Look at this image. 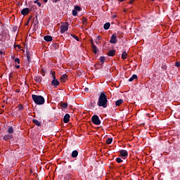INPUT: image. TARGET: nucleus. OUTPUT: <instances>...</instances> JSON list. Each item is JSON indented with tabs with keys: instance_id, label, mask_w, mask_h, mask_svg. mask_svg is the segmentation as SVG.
I'll return each instance as SVG.
<instances>
[{
	"instance_id": "42",
	"label": "nucleus",
	"mask_w": 180,
	"mask_h": 180,
	"mask_svg": "<svg viewBox=\"0 0 180 180\" xmlns=\"http://www.w3.org/2000/svg\"><path fill=\"white\" fill-rule=\"evenodd\" d=\"M96 44H99V41H96Z\"/></svg>"
},
{
	"instance_id": "11",
	"label": "nucleus",
	"mask_w": 180,
	"mask_h": 180,
	"mask_svg": "<svg viewBox=\"0 0 180 180\" xmlns=\"http://www.w3.org/2000/svg\"><path fill=\"white\" fill-rule=\"evenodd\" d=\"M122 103H123V99H120L115 102V105L120 106V105H122Z\"/></svg>"
},
{
	"instance_id": "16",
	"label": "nucleus",
	"mask_w": 180,
	"mask_h": 180,
	"mask_svg": "<svg viewBox=\"0 0 180 180\" xmlns=\"http://www.w3.org/2000/svg\"><path fill=\"white\" fill-rule=\"evenodd\" d=\"M92 49L93 51L95 54H96V53H98V48L96 47V46H95V44H93Z\"/></svg>"
},
{
	"instance_id": "17",
	"label": "nucleus",
	"mask_w": 180,
	"mask_h": 180,
	"mask_svg": "<svg viewBox=\"0 0 180 180\" xmlns=\"http://www.w3.org/2000/svg\"><path fill=\"white\" fill-rule=\"evenodd\" d=\"M34 81H36V82H41V77L40 76H37L34 77Z\"/></svg>"
},
{
	"instance_id": "20",
	"label": "nucleus",
	"mask_w": 180,
	"mask_h": 180,
	"mask_svg": "<svg viewBox=\"0 0 180 180\" xmlns=\"http://www.w3.org/2000/svg\"><path fill=\"white\" fill-rule=\"evenodd\" d=\"M8 134H13V128L12 127H10L8 129Z\"/></svg>"
},
{
	"instance_id": "24",
	"label": "nucleus",
	"mask_w": 180,
	"mask_h": 180,
	"mask_svg": "<svg viewBox=\"0 0 180 180\" xmlns=\"http://www.w3.org/2000/svg\"><path fill=\"white\" fill-rule=\"evenodd\" d=\"M11 139H12V136L11 135H6L4 136V140H10Z\"/></svg>"
},
{
	"instance_id": "4",
	"label": "nucleus",
	"mask_w": 180,
	"mask_h": 180,
	"mask_svg": "<svg viewBox=\"0 0 180 180\" xmlns=\"http://www.w3.org/2000/svg\"><path fill=\"white\" fill-rule=\"evenodd\" d=\"M91 121L94 124H97V125L101 124V120H99V117H98V115H94L91 117Z\"/></svg>"
},
{
	"instance_id": "39",
	"label": "nucleus",
	"mask_w": 180,
	"mask_h": 180,
	"mask_svg": "<svg viewBox=\"0 0 180 180\" xmlns=\"http://www.w3.org/2000/svg\"><path fill=\"white\" fill-rule=\"evenodd\" d=\"M84 91H89V89H88V88L86 87V88L84 89Z\"/></svg>"
},
{
	"instance_id": "31",
	"label": "nucleus",
	"mask_w": 180,
	"mask_h": 180,
	"mask_svg": "<svg viewBox=\"0 0 180 180\" xmlns=\"http://www.w3.org/2000/svg\"><path fill=\"white\" fill-rule=\"evenodd\" d=\"M27 61L30 63V56L29 55V53L27 54Z\"/></svg>"
},
{
	"instance_id": "3",
	"label": "nucleus",
	"mask_w": 180,
	"mask_h": 180,
	"mask_svg": "<svg viewBox=\"0 0 180 180\" xmlns=\"http://www.w3.org/2000/svg\"><path fill=\"white\" fill-rule=\"evenodd\" d=\"M65 32H68V23L67 22H64L60 25V33L63 34Z\"/></svg>"
},
{
	"instance_id": "14",
	"label": "nucleus",
	"mask_w": 180,
	"mask_h": 180,
	"mask_svg": "<svg viewBox=\"0 0 180 180\" xmlns=\"http://www.w3.org/2000/svg\"><path fill=\"white\" fill-rule=\"evenodd\" d=\"M72 158H75L78 157V151L74 150L72 153Z\"/></svg>"
},
{
	"instance_id": "30",
	"label": "nucleus",
	"mask_w": 180,
	"mask_h": 180,
	"mask_svg": "<svg viewBox=\"0 0 180 180\" xmlns=\"http://www.w3.org/2000/svg\"><path fill=\"white\" fill-rule=\"evenodd\" d=\"M15 63H18V64H20V60L17 58L15 59Z\"/></svg>"
},
{
	"instance_id": "25",
	"label": "nucleus",
	"mask_w": 180,
	"mask_h": 180,
	"mask_svg": "<svg viewBox=\"0 0 180 180\" xmlns=\"http://www.w3.org/2000/svg\"><path fill=\"white\" fill-rule=\"evenodd\" d=\"M75 11H76L77 12L81 11V7H79V6H76L75 7Z\"/></svg>"
},
{
	"instance_id": "19",
	"label": "nucleus",
	"mask_w": 180,
	"mask_h": 180,
	"mask_svg": "<svg viewBox=\"0 0 180 180\" xmlns=\"http://www.w3.org/2000/svg\"><path fill=\"white\" fill-rule=\"evenodd\" d=\"M137 79V75H134L131 78L129 79V82H131L133 80Z\"/></svg>"
},
{
	"instance_id": "18",
	"label": "nucleus",
	"mask_w": 180,
	"mask_h": 180,
	"mask_svg": "<svg viewBox=\"0 0 180 180\" xmlns=\"http://www.w3.org/2000/svg\"><path fill=\"white\" fill-rule=\"evenodd\" d=\"M122 58H123V60H126V58H127V53L126 51H124L122 53Z\"/></svg>"
},
{
	"instance_id": "44",
	"label": "nucleus",
	"mask_w": 180,
	"mask_h": 180,
	"mask_svg": "<svg viewBox=\"0 0 180 180\" xmlns=\"http://www.w3.org/2000/svg\"><path fill=\"white\" fill-rule=\"evenodd\" d=\"M49 0H44V2L46 3Z\"/></svg>"
},
{
	"instance_id": "37",
	"label": "nucleus",
	"mask_w": 180,
	"mask_h": 180,
	"mask_svg": "<svg viewBox=\"0 0 180 180\" xmlns=\"http://www.w3.org/2000/svg\"><path fill=\"white\" fill-rule=\"evenodd\" d=\"M53 1V2L54 3V4H56V2H58V1H60V0H52Z\"/></svg>"
},
{
	"instance_id": "1",
	"label": "nucleus",
	"mask_w": 180,
	"mask_h": 180,
	"mask_svg": "<svg viewBox=\"0 0 180 180\" xmlns=\"http://www.w3.org/2000/svg\"><path fill=\"white\" fill-rule=\"evenodd\" d=\"M98 106H101L102 108H108V97L106 96V93L101 92L98 101L97 103Z\"/></svg>"
},
{
	"instance_id": "5",
	"label": "nucleus",
	"mask_w": 180,
	"mask_h": 180,
	"mask_svg": "<svg viewBox=\"0 0 180 180\" xmlns=\"http://www.w3.org/2000/svg\"><path fill=\"white\" fill-rule=\"evenodd\" d=\"M30 13V9L29 8H23L21 11V15H23V16H25V15H29Z\"/></svg>"
},
{
	"instance_id": "28",
	"label": "nucleus",
	"mask_w": 180,
	"mask_h": 180,
	"mask_svg": "<svg viewBox=\"0 0 180 180\" xmlns=\"http://www.w3.org/2000/svg\"><path fill=\"white\" fill-rule=\"evenodd\" d=\"M53 79H56V72H51Z\"/></svg>"
},
{
	"instance_id": "10",
	"label": "nucleus",
	"mask_w": 180,
	"mask_h": 180,
	"mask_svg": "<svg viewBox=\"0 0 180 180\" xmlns=\"http://www.w3.org/2000/svg\"><path fill=\"white\" fill-rule=\"evenodd\" d=\"M63 122L64 123H68V122H70V115L68 114H66L64 116Z\"/></svg>"
},
{
	"instance_id": "34",
	"label": "nucleus",
	"mask_w": 180,
	"mask_h": 180,
	"mask_svg": "<svg viewBox=\"0 0 180 180\" xmlns=\"http://www.w3.org/2000/svg\"><path fill=\"white\" fill-rule=\"evenodd\" d=\"M175 65H176V67H179V66H180V63L176 62V63H175Z\"/></svg>"
},
{
	"instance_id": "21",
	"label": "nucleus",
	"mask_w": 180,
	"mask_h": 180,
	"mask_svg": "<svg viewBox=\"0 0 180 180\" xmlns=\"http://www.w3.org/2000/svg\"><path fill=\"white\" fill-rule=\"evenodd\" d=\"M113 141V139L108 138L106 141L107 144H112V142Z\"/></svg>"
},
{
	"instance_id": "29",
	"label": "nucleus",
	"mask_w": 180,
	"mask_h": 180,
	"mask_svg": "<svg viewBox=\"0 0 180 180\" xmlns=\"http://www.w3.org/2000/svg\"><path fill=\"white\" fill-rule=\"evenodd\" d=\"M100 61L101 63H105V57H103V56L100 57Z\"/></svg>"
},
{
	"instance_id": "35",
	"label": "nucleus",
	"mask_w": 180,
	"mask_h": 180,
	"mask_svg": "<svg viewBox=\"0 0 180 180\" xmlns=\"http://www.w3.org/2000/svg\"><path fill=\"white\" fill-rule=\"evenodd\" d=\"M91 47H94V41H92V39L91 40Z\"/></svg>"
},
{
	"instance_id": "41",
	"label": "nucleus",
	"mask_w": 180,
	"mask_h": 180,
	"mask_svg": "<svg viewBox=\"0 0 180 180\" xmlns=\"http://www.w3.org/2000/svg\"><path fill=\"white\" fill-rule=\"evenodd\" d=\"M0 54H4V51H0Z\"/></svg>"
},
{
	"instance_id": "12",
	"label": "nucleus",
	"mask_w": 180,
	"mask_h": 180,
	"mask_svg": "<svg viewBox=\"0 0 180 180\" xmlns=\"http://www.w3.org/2000/svg\"><path fill=\"white\" fill-rule=\"evenodd\" d=\"M115 53H116V51L115 50H110L108 52V56L110 57H113V56H115Z\"/></svg>"
},
{
	"instance_id": "32",
	"label": "nucleus",
	"mask_w": 180,
	"mask_h": 180,
	"mask_svg": "<svg viewBox=\"0 0 180 180\" xmlns=\"http://www.w3.org/2000/svg\"><path fill=\"white\" fill-rule=\"evenodd\" d=\"M73 37L74 39H75V40H77V41H79V38H78V37L74 35Z\"/></svg>"
},
{
	"instance_id": "38",
	"label": "nucleus",
	"mask_w": 180,
	"mask_h": 180,
	"mask_svg": "<svg viewBox=\"0 0 180 180\" xmlns=\"http://www.w3.org/2000/svg\"><path fill=\"white\" fill-rule=\"evenodd\" d=\"M37 5H38V6H39V7H40V6H41V3L38 2V3H37Z\"/></svg>"
},
{
	"instance_id": "33",
	"label": "nucleus",
	"mask_w": 180,
	"mask_h": 180,
	"mask_svg": "<svg viewBox=\"0 0 180 180\" xmlns=\"http://www.w3.org/2000/svg\"><path fill=\"white\" fill-rule=\"evenodd\" d=\"M83 25H86V18L83 20Z\"/></svg>"
},
{
	"instance_id": "8",
	"label": "nucleus",
	"mask_w": 180,
	"mask_h": 180,
	"mask_svg": "<svg viewBox=\"0 0 180 180\" xmlns=\"http://www.w3.org/2000/svg\"><path fill=\"white\" fill-rule=\"evenodd\" d=\"M120 153L122 155V157H127L129 155L127 150H120Z\"/></svg>"
},
{
	"instance_id": "26",
	"label": "nucleus",
	"mask_w": 180,
	"mask_h": 180,
	"mask_svg": "<svg viewBox=\"0 0 180 180\" xmlns=\"http://www.w3.org/2000/svg\"><path fill=\"white\" fill-rule=\"evenodd\" d=\"M117 162H118V164H120V162H122L123 160H122V159L120 158H117L116 159Z\"/></svg>"
},
{
	"instance_id": "6",
	"label": "nucleus",
	"mask_w": 180,
	"mask_h": 180,
	"mask_svg": "<svg viewBox=\"0 0 180 180\" xmlns=\"http://www.w3.org/2000/svg\"><path fill=\"white\" fill-rule=\"evenodd\" d=\"M117 37H116L115 34H112L111 37V39L110 40V43H112V44H116V42L117 41Z\"/></svg>"
},
{
	"instance_id": "2",
	"label": "nucleus",
	"mask_w": 180,
	"mask_h": 180,
	"mask_svg": "<svg viewBox=\"0 0 180 180\" xmlns=\"http://www.w3.org/2000/svg\"><path fill=\"white\" fill-rule=\"evenodd\" d=\"M32 101H34L36 105H43L45 102L44 97L41 96H37L36 94L32 95Z\"/></svg>"
},
{
	"instance_id": "13",
	"label": "nucleus",
	"mask_w": 180,
	"mask_h": 180,
	"mask_svg": "<svg viewBox=\"0 0 180 180\" xmlns=\"http://www.w3.org/2000/svg\"><path fill=\"white\" fill-rule=\"evenodd\" d=\"M67 78H68L67 75H63L60 77V81H61V82H65V81H67Z\"/></svg>"
},
{
	"instance_id": "45",
	"label": "nucleus",
	"mask_w": 180,
	"mask_h": 180,
	"mask_svg": "<svg viewBox=\"0 0 180 180\" xmlns=\"http://www.w3.org/2000/svg\"><path fill=\"white\" fill-rule=\"evenodd\" d=\"M20 109H23V107H22V106H21V107H20Z\"/></svg>"
},
{
	"instance_id": "9",
	"label": "nucleus",
	"mask_w": 180,
	"mask_h": 180,
	"mask_svg": "<svg viewBox=\"0 0 180 180\" xmlns=\"http://www.w3.org/2000/svg\"><path fill=\"white\" fill-rule=\"evenodd\" d=\"M44 39L45 40V41H52L53 37L50 35H46L44 37Z\"/></svg>"
},
{
	"instance_id": "36",
	"label": "nucleus",
	"mask_w": 180,
	"mask_h": 180,
	"mask_svg": "<svg viewBox=\"0 0 180 180\" xmlns=\"http://www.w3.org/2000/svg\"><path fill=\"white\" fill-rule=\"evenodd\" d=\"M96 39H97L98 40H101V36L98 35V36L96 37Z\"/></svg>"
},
{
	"instance_id": "23",
	"label": "nucleus",
	"mask_w": 180,
	"mask_h": 180,
	"mask_svg": "<svg viewBox=\"0 0 180 180\" xmlns=\"http://www.w3.org/2000/svg\"><path fill=\"white\" fill-rule=\"evenodd\" d=\"M33 123H34L37 126H40V122H39V120H33Z\"/></svg>"
},
{
	"instance_id": "7",
	"label": "nucleus",
	"mask_w": 180,
	"mask_h": 180,
	"mask_svg": "<svg viewBox=\"0 0 180 180\" xmlns=\"http://www.w3.org/2000/svg\"><path fill=\"white\" fill-rule=\"evenodd\" d=\"M51 85H53V86H58V85H60V82H58L57 79H53L51 82Z\"/></svg>"
},
{
	"instance_id": "46",
	"label": "nucleus",
	"mask_w": 180,
	"mask_h": 180,
	"mask_svg": "<svg viewBox=\"0 0 180 180\" xmlns=\"http://www.w3.org/2000/svg\"><path fill=\"white\" fill-rule=\"evenodd\" d=\"M129 4H133V1H131L129 2Z\"/></svg>"
},
{
	"instance_id": "22",
	"label": "nucleus",
	"mask_w": 180,
	"mask_h": 180,
	"mask_svg": "<svg viewBox=\"0 0 180 180\" xmlns=\"http://www.w3.org/2000/svg\"><path fill=\"white\" fill-rule=\"evenodd\" d=\"M60 106H62L63 108V109H65V108L68 107V104H67L65 103H60Z\"/></svg>"
},
{
	"instance_id": "27",
	"label": "nucleus",
	"mask_w": 180,
	"mask_h": 180,
	"mask_svg": "<svg viewBox=\"0 0 180 180\" xmlns=\"http://www.w3.org/2000/svg\"><path fill=\"white\" fill-rule=\"evenodd\" d=\"M77 13H78V12H77L76 10H73V11H72V15H73V16H77Z\"/></svg>"
},
{
	"instance_id": "43",
	"label": "nucleus",
	"mask_w": 180,
	"mask_h": 180,
	"mask_svg": "<svg viewBox=\"0 0 180 180\" xmlns=\"http://www.w3.org/2000/svg\"><path fill=\"white\" fill-rule=\"evenodd\" d=\"M34 3L37 4V3H39V1H37H37H34Z\"/></svg>"
},
{
	"instance_id": "15",
	"label": "nucleus",
	"mask_w": 180,
	"mask_h": 180,
	"mask_svg": "<svg viewBox=\"0 0 180 180\" xmlns=\"http://www.w3.org/2000/svg\"><path fill=\"white\" fill-rule=\"evenodd\" d=\"M109 27H110V22H107L104 25L103 28L105 29V30H108L109 29Z\"/></svg>"
},
{
	"instance_id": "40",
	"label": "nucleus",
	"mask_w": 180,
	"mask_h": 180,
	"mask_svg": "<svg viewBox=\"0 0 180 180\" xmlns=\"http://www.w3.org/2000/svg\"><path fill=\"white\" fill-rule=\"evenodd\" d=\"M15 68H20V65H16Z\"/></svg>"
}]
</instances>
